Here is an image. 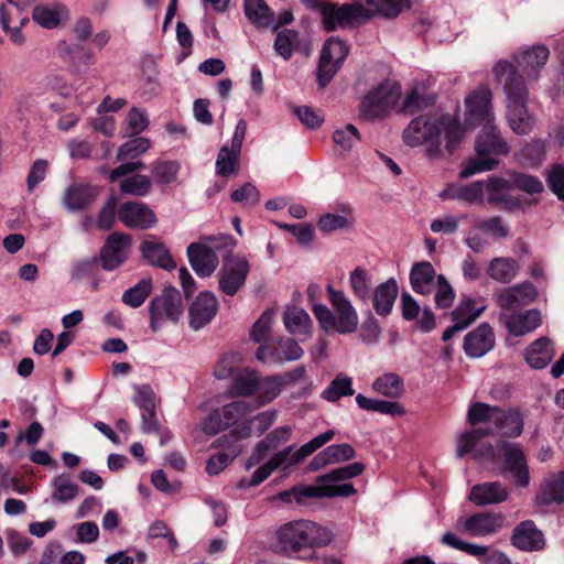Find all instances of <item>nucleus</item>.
I'll use <instances>...</instances> for the list:
<instances>
[{"mask_svg": "<svg viewBox=\"0 0 564 564\" xmlns=\"http://www.w3.org/2000/svg\"><path fill=\"white\" fill-rule=\"evenodd\" d=\"M519 269L517 260L508 257H497L489 262L487 273L497 282L509 283L518 275Z\"/></svg>", "mask_w": 564, "mask_h": 564, "instance_id": "a19ab883", "label": "nucleus"}, {"mask_svg": "<svg viewBox=\"0 0 564 564\" xmlns=\"http://www.w3.org/2000/svg\"><path fill=\"white\" fill-rule=\"evenodd\" d=\"M372 390L387 398H399L404 392L402 378L394 372H387L379 376L372 382Z\"/></svg>", "mask_w": 564, "mask_h": 564, "instance_id": "de8ad7c7", "label": "nucleus"}, {"mask_svg": "<svg viewBox=\"0 0 564 564\" xmlns=\"http://www.w3.org/2000/svg\"><path fill=\"white\" fill-rule=\"evenodd\" d=\"M536 502L541 506L564 502V470L545 479L536 496Z\"/></svg>", "mask_w": 564, "mask_h": 564, "instance_id": "f704fd0d", "label": "nucleus"}, {"mask_svg": "<svg viewBox=\"0 0 564 564\" xmlns=\"http://www.w3.org/2000/svg\"><path fill=\"white\" fill-rule=\"evenodd\" d=\"M246 132L247 122L245 119H239L230 145H223L218 152L215 164L218 176L227 177L237 172Z\"/></svg>", "mask_w": 564, "mask_h": 564, "instance_id": "dca6fc26", "label": "nucleus"}, {"mask_svg": "<svg viewBox=\"0 0 564 564\" xmlns=\"http://www.w3.org/2000/svg\"><path fill=\"white\" fill-rule=\"evenodd\" d=\"M303 354V349L294 339L280 338L276 341V347L272 349L265 344L261 345L256 352V358L264 364H282L299 360Z\"/></svg>", "mask_w": 564, "mask_h": 564, "instance_id": "5701e85b", "label": "nucleus"}, {"mask_svg": "<svg viewBox=\"0 0 564 564\" xmlns=\"http://www.w3.org/2000/svg\"><path fill=\"white\" fill-rule=\"evenodd\" d=\"M285 329L291 335H310L312 319L306 311L297 306H288L283 313Z\"/></svg>", "mask_w": 564, "mask_h": 564, "instance_id": "58836bf2", "label": "nucleus"}, {"mask_svg": "<svg viewBox=\"0 0 564 564\" xmlns=\"http://www.w3.org/2000/svg\"><path fill=\"white\" fill-rule=\"evenodd\" d=\"M492 73L507 97V120L517 134H527L535 126V118L527 107L528 88L517 67L509 61H498Z\"/></svg>", "mask_w": 564, "mask_h": 564, "instance_id": "20e7f679", "label": "nucleus"}, {"mask_svg": "<svg viewBox=\"0 0 564 564\" xmlns=\"http://www.w3.org/2000/svg\"><path fill=\"white\" fill-rule=\"evenodd\" d=\"M409 7V0H352L341 4L324 1L318 14L323 29L334 32L358 26L376 14L388 18L397 17L404 8Z\"/></svg>", "mask_w": 564, "mask_h": 564, "instance_id": "7ed1b4c3", "label": "nucleus"}, {"mask_svg": "<svg viewBox=\"0 0 564 564\" xmlns=\"http://www.w3.org/2000/svg\"><path fill=\"white\" fill-rule=\"evenodd\" d=\"M354 393L352 379L340 372L336 375L327 388L322 392V398L329 402H336L343 397H350Z\"/></svg>", "mask_w": 564, "mask_h": 564, "instance_id": "09e8293b", "label": "nucleus"}, {"mask_svg": "<svg viewBox=\"0 0 564 564\" xmlns=\"http://www.w3.org/2000/svg\"><path fill=\"white\" fill-rule=\"evenodd\" d=\"M240 366L241 356L239 354H225L215 368V376L218 379H232L242 369Z\"/></svg>", "mask_w": 564, "mask_h": 564, "instance_id": "6e6d98bb", "label": "nucleus"}, {"mask_svg": "<svg viewBox=\"0 0 564 564\" xmlns=\"http://www.w3.org/2000/svg\"><path fill=\"white\" fill-rule=\"evenodd\" d=\"M299 32L285 29L276 33L274 50L284 61H289L299 45Z\"/></svg>", "mask_w": 564, "mask_h": 564, "instance_id": "864d4df0", "label": "nucleus"}, {"mask_svg": "<svg viewBox=\"0 0 564 564\" xmlns=\"http://www.w3.org/2000/svg\"><path fill=\"white\" fill-rule=\"evenodd\" d=\"M98 194L96 187L87 184H72L63 195V206L69 212H77L94 203Z\"/></svg>", "mask_w": 564, "mask_h": 564, "instance_id": "c756f323", "label": "nucleus"}, {"mask_svg": "<svg viewBox=\"0 0 564 564\" xmlns=\"http://www.w3.org/2000/svg\"><path fill=\"white\" fill-rule=\"evenodd\" d=\"M435 278L437 279L435 269L427 261L416 263L410 272L412 289L423 295L432 293L435 289Z\"/></svg>", "mask_w": 564, "mask_h": 564, "instance_id": "72a5a7b5", "label": "nucleus"}, {"mask_svg": "<svg viewBox=\"0 0 564 564\" xmlns=\"http://www.w3.org/2000/svg\"><path fill=\"white\" fill-rule=\"evenodd\" d=\"M513 188L512 180L507 181L499 177H490L485 182V194L487 193V200L495 204H503L510 208L517 205V200H513L509 196L510 189Z\"/></svg>", "mask_w": 564, "mask_h": 564, "instance_id": "79ce46f5", "label": "nucleus"}, {"mask_svg": "<svg viewBox=\"0 0 564 564\" xmlns=\"http://www.w3.org/2000/svg\"><path fill=\"white\" fill-rule=\"evenodd\" d=\"M434 102V97L425 93L423 86H415L404 97L400 110L404 113H414L427 108Z\"/></svg>", "mask_w": 564, "mask_h": 564, "instance_id": "8fccbe9b", "label": "nucleus"}, {"mask_svg": "<svg viewBox=\"0 0 564 564\" xmlns=\"http://www.w3.org/2000/svg\"><path fill=\"white\" fill-rule=\"evenodd\" d=\"M180 164L175 161H159L152 167L154 180L160 184H170L176 180Z\"/></svg>", "mask_w": 564, "mask_h": 564, "instance_id": "052dcab7", "label": "nucleus"}, {"mask_svg": "<svg viewBox=\"0 0 564 564\" xmlns=\"http://www.w3.org/2000/svg\"><path fill=\"white\" fill-rule=\"evenodd\" d=\"M6 538L9 550L17 557L22 556L32 544V541L28 536L14 529L7 530Z\"/></svg>", "mask_w": 564, "mask_h": 564, "instance_id": "338daca9", "label": "nucleus"}, {"mask_svg": "<svg viewBox=\"0 0 564 564\" xmlns=\"http://www.w3.org/2000/svg\"><path fill=\"white\" fill-rule=\"evenodd\" d=\"M52 487V499L59 503H67L74 500L79 492V486L72 479V476L66 473L54 477Z\"/></svg>", "mask_w": 564, "mask_h": 564, "instance_id": "c03bdc74", "label": "nucleus"}, {"mask_svg": "<svg viewBox=\"0 0 564 564\" xmlns=\"http://www.w3.org/2000/svg\"><path fill=\"white\" fill-rule=\"evenodd\" d=\"M249 271L250 265L245 257L226 258L218 272L219 290L226 295L234 296L245 285Z\"/></svg>", "mask_w": 564, "mask_h": 564, "instance_id": "2eb2a0df", "label": "nucleus"}, {"mask_svg": "<svg viewBox=\"0 0 564 564\" xmlns=\"http://www.w3.org/2000/svg\"><path fill=\"white\" fill-rule=\"evenodd\" d=\"M498 446L502 451L506 469L512 474L514 482L520 487H527L530 482V474L521 447L509 442H499Z\"/></svg>", "mask_w": 564, "mask_h": 564, "instance_id": "4be33fe9", "label": "nucleus"}, {"mask_svg": "<svg viewBox=\"0 0 564 564\" xmlns=\"http://www.w3.org/2000/svg\"><path fill=\"white\" fill-rule=\"evenodd\" d=\"M151 181L145 175L135 174L121 181L120 189L122 193L144 196L150 192Z\"/></svg>", "mask_w": 564, "mask_h": 564, "instance_id": "13d9d810", "label": "nucleus"}, {"mask_svg": "<svg viewBox=\"0 0 564 564\" xmlns=\"http://www.w3.org/2000/svg\"><path fill=\"white\" fill-rule=\"evenodd\" d=\"M359 140L360 134L357 128L350 123L338 127L333 132L335 150L341 156H346L350 153Z\"/></svg>", "mask_w": 564, "mask_h": 564, "instance_id": "49530a36", "label": "nucleus"}, {"mask_svg": "<svg viewBox=\"0 0 564 564\" xmlns=\"http://www.w3.org/2000/svg\"><path fill=\"white\" fill-rule=\"evenodd\" d=\"M355 456L356 452L349 444L329 445L312 458L308 464V469L311 471H317L327 465L350 460Z\"/></svg>", "mask_w": 564, "mask_h": 564, "instance_id": "c85d7f7f", "label": "nucleus"}, {"mask_svg": "<svg viewBox=\"0 0 564 564\" xmlns=\"http://www.w3.org/2000/svg\"><path fill=\"white\" fill-rule=\"evenodd\" d=\"M400 98V86L386 82L372 89L361 102V115L368 119H376L388 113Z\"/></svg>", "mask_w": 564, "mask_h": 564, "instance_id": "f8f14e48", "label": "nucleus"}, {"mask_svg": "<svg viewBox=\"0 0 564 564\" xmlns=\"http://www.w3.org/2000/svg\"><path fill=\"white\" fill-rule=\"evenodd\" d=\"M150 149V141L145 138H134L123 143L117 153L119 161L135 159Z\"/></svg>", "mask_w": 564, "mask_h": 564, "instance_id": "bf43d9fd", "label": "nucleus"}, {"mask_svg": "<svg viewBox=\"0 0 564 564\" xmlns=\"http://www.w3.org/2000/svg\"><path fill=\"white\" fill-rule=\"evenodd\" d=\"M351 208L348 205L339 207V214L326 213L321 216L318 227L324 232H332L348 226Z\"/></svg>", "mask_w": 564, "mask_h": 564, "instance_id": "603ef678", "label": "nucleus"}, {"mask_svg": "<svg viewBox=\"0 0 564 564\" xmlns=\"http://www.w3.org/2000/svg\"><path fill=\"white\" fill-rule=\"evenodd\" d=\"M183 312L182 297L177 289L165 288L150 304V327L158 332L166 321L177 322Z\"/></svg>", "mask_w": 564, "mask_h": 564, "instance_id": "9b49d317", "label": "nucleus"}, {"mask_svg": "<svg viewBox=\"0 0 564 564\" xmlns=\"http://www.w3.org/2000/svg\"><path fill=\"white\" fill-rule=\"evenodd\" d=\"M134 403L142 412L155 411L158 401L152 388L148 384L137 387Z\"/></svg>", "mask_w": 564, "mask_h": 564, "instance_id": "69168bd1", "label": "nucleus"}, {"mask_svg": "<svg viewBox=\"0 0 564 564\" xmlns=\"http://www.w3.org/2000/svg\"><path fill=\"white\" fill-rule=\"evenodd\" d=\"M364 470L365 465L359 462L335 468L318 476L315 482L308 486V495L312 498L350 497L356 494V489L347 480L361 475Z\"/></svg>", "mask_w": 564, "mask_h": 564, "instance_id": "9d476101", "label": "nucleus"}, {"mask_svg": "<svg viewBox=\"0 0 564 564\" xmlns=\"http://www.w3.org/2000/svg\"><path fill=\"white\" fill-rule=\"evenodd\" d=\"M511 544L523 552H540L544 550L546 541L532 520H524L514 527Z\"/></svg>", "mask_w": 564, "mask_h": 564, "instance_id": "b1692460", "label": "nucleus"}, {"mask_svg": "<svg viewBox=\"0 0 564 564\" xmlns=\"http://www.w3.org/2000/svg\"><path fill=\"white\" fill-rule=\"evenodd\" d=\"M152 291L151 279H142L135 285L124 291L122 302L133 308L141 306Z\"/></svg>", "mask_w": 564, "mask_h": 564, "instance_id": "5fc2aeb1", "label": "nucleus"}, {"mask_svg": "<svg viewBox=\"0 0 564 564\" xmlns=\"http://www.w3.org/2000/svg\"><path fill=\"white\" fill-rule=\"evenodd\" d=\"M243 9L247 19L259 29H267L273 25L274 12L264 0H245Z\"/></svg>", "mask_w": 564, "mask_h": 564, "instance_id": "ea45409f", "label": "nucleus"}, {"mask_svg": "<svg viewBox=\"0 0 564 564\" xmlns=\"http://www.w3.org/2000/svg\"><path fill=\"white\" fill-rule=\"evenodd\" d=\"M546 154V144L544 141L534 140L525 145L521 152V159L531 166L540 164Z\"/></svg>", "mask_w": 564, "mask_h": 564, "instance_id": "0e129e2a", "label": "nucleus"}, {"mask_svg": "<svg viewBox=\"0 0 564 564\" xmlns=\"http://www.w3.org/2000/svg\"><path fill=\"white\" fill-rule=\"evenodd\" d=\"M465 135L459 120L452 115H422L414 118L403 131L410 147L425 145L430 158L437 159L444 150L451 155Z\"/></svg>", "mask_w": 564, "mask_h": 564, "instance_id": "f03ea898", "label": "nucleus"}, {"mask_svg": "<svg viewBox=\"0 0 564 564\" xmlns=\"http://www.w3.org/2000/svg\"><path fill=\"white\" fill-rule=\"evenodd\" d=\"M536 295V288L530 282H523L500 290L495 297L498 306L506 313L531 304Z\"/></svg>", "mask_w": 564, "mask_h": 564, "instance_id": "6ab92c4d", "label": "nucleus"}, {"mask_svg": "<svg viewBox=\"0 0 564 564\" xmlns=\"http://www.w3.org/2000/svg\"><path fill=\"white\" fill-rule=\"evenodd\" d=\"M506 525V516L496 512H478L467 518H459L456 529L475 538H486L499 532Z\"/></svg>", "mask_w": 564, "mask_h": 564, "instance_id": "f3484780", "label": "nucleus"}, {"mask_svg": "<svg viewBox=\"0 0 564 564\" xmlns=\"http://www.w3.org/2000/svg\"><path fill=\"white\" fill-rule=\"evenodd\" d=\"M259 376L256 370L242 368L232 378L229 393L236 397H250L256 394Z\"/></svg>", "mask_w": 564, "mask_h": 564, "instance_id": "37998d69", "label": "nucleus"}, {"mask_svg": "<svg viewBox=\"0 0 564 564\" xmlns=\"http://www.w3.org/2000/svg\"><path fill=\"white\" fill-rule=\"evenodd\" d=\"M475 223L476 229H479L494 238L502 239L508 237L509 229L500 217H491Z\"/></svg>", "mask_w": 564, "mask_h": 564, "instance_id": "e2e57ef3", "label": "nucleus"}, {"mask_svg": "<svg viewBox=\"0 0 564 564\" xmlns=\"http://www.w3.org/2000/svg\"><path fill=\"white\" fill-rule=\"evenodd\" d=\"M119 219L128 227L149 228L155 221L154 213L143 203L123 204L118 212Z\"/></svg>", "mask_w": 564, "mask_h": 564, "instance_id": "cd10ccee", "label": "nucleus"}, {"mask_svg": "<svg viewBox=\"0 0 564 564\" xmlns=\"http://www.w3.org/2000/svg\"><path fill=\"white\" fill-rule=\"evenodd\" d=\"M467 421L471 425L485 423V429L505 437H518L524 426L523 415L518 409L502 410L482 402L470 404Z\"/></svg>", "mask_w": 564, "mask_h": 564, "instance_id": "423d86ee", "label": "nucleus"}, {"mask_svg": "<svg viewBox=\"0 0 564 564\" xmlns=\"http://www.w3.org/2000/svg\"><path fill=\"white\" fill-rule=\"evenodd\" d=\"M252 412V406L242 400L232 401L215 409L200 424L202 431L207 435H216L221 431L232 427V434L238 438L250 436V427L247 416Z\"/></svg>", "mask_w": 564, "mask_h": 564, "instance_id": "0eeeda50", "label": "nucleus"}, {"mask_svg": "<svg viewBox=\"0 0 564 564\" xmlns=\"http://www.w3.org/2000/svg\"><path fill=\"white\" fill-rule=\"evenodd\" d=\"M464 121L466 127L481 126V131L476 140V155L464 162L459 176L466 178L495 170L498 161L491 155L507 154L509 147L495 124L492 93L487 85H480L465 97Z\"/></svg>", "mask_w": 564, "mask_h": 564, "instance_id": "f257e3e1", "label": "nucleus"}, {"mask_svg": "<svg viewBox=\"0 0 564 564\" xmlns=\"http://www.w3.org/2000/svg\"><path fill=\"white\" fill-rule=\"evenodd\" d=\"M550 50L545 45H532L519 48L513 58L528 80H536L546 65Z\"/></svg>", "mask_w": 564, "mask_h": 564, "instance_id": "aec40b11", "label": "nucleus"}, {"mask_svg": "<svg viewBox=\"0 0 564 564\" xmlns=\"http://www.w3.org/2000/svg\"><path fill=\"white\" fill-rule=\"evenodd\" d=\"M141 251L144 259L152 265L160 267L171 271L176 268L172 256L164 243L156 240H145L141 245Z\"/></svg>", "mask_w": 564, "mask_h": 564, "instance_id": "c9c22d12", "label": "nucleus"}, {"mask_svg": "<svg viewBox=\"0 0 564 564\" xmlns=\"http://www.w3.org/2000/svg\"><path fill=\"white\" fill-rule=\"evenodd\" d=\"M335 436V432L333 430H328L315 437H313L310 442L305 443L296 451H293V446H288L282 451L275 453L269 460L273 469H282L286 470L292 466L300 464L306 457L312 455L314 452L319 449L326 443L330 442Z\"/></svg>", "mask_w": 564, "mask_h": 564, "instance_id": "ddd939ff", "label": "nucleus"}, {"mask_svg": "<svg viewBox=\"0 0 564 564\" xmlns=\"http://www.w3.org/2000/svg\"><path fill=\"white\" fill-rule=\"evenodd\" d=\"M278 539L285 551L297 552L304 547L325 546L332 542L333 534L313 521L301 520L282 525Z\"/></svg>", "mask_w": 564, "mask_h": 564, "instance_id": "6e6552de", "label": "nucleus"}, {"mask_svg": "<svg viewBox=\"0 0 564 564\" xmlns=\"http://www.w3.org/2000/svg\"><path fill=\"white\" fill-rule=\"evenodd\" d=\"M509 492L498 481L484 482L471 488L469 499L477 506L495 505L508 499Z\"/></svg>", "mask_w": 564, "mask_h": 564, "instance_id": "2f4dec72", "label": "nucleus"}, {"mask_svg": "<svg viewBox=\"0 0 564 564\" xmlns=\"http://www.w3.org/2000/svg\"><path fill=\"white\" fill-rule=\"evenodd\" d=\"M481 549L479 555H473L480 564H511L510 557L502 551L488 545L478 544Z\"/></svg>", "mask_w": 564, "mask_h": 564, "instance_id": "774afa93", "label": "nucleus"}, {"mask_svg": "<svg viewBox=\"0 0 564 564\" xmlns=\"http://www.w3.org/2000/svg\"><path fill=\"white\" fill-rule=\"evenodd\" d=\"M283 380L279 376H272L258 379L257 397L259 405L273 401L282 391Z\"/></svg>", "mask_w": 564, "mask_h": 564, "instance_id": "3c124183", "label": "nucleus"}, {"mask_svg": "<svg viewBox=\"0 0 564 564\" xmlns=\"http://www.w3.org/2000/svg\"><path fill=\"white\" fill-rule=\"evenodd\" d=\"M399 289L394 279L378 284L372 293V306L380 316H388L392 312Z\"/></svg>", "mask_w": 564, "mask_h": 564, "instance_id": "473e14b6", "label": "nucleus"}, {"mask_svg": "<svg viewBox=\"0 0 564 564\" xmlns=\"http://www.w3.org/2000/svg\"><path fill=\"white\" fill-rule=\"evenodd\" d=\"M129 253V236L118 232L111 234L100 252L102 268L108 271L117 269L127 260Z\"/></svg>", "mask_w": 564, "mask_h": 564, "instance_id": "393cba45", "label": "nucleus"}, {"mask_svg": "<svg viewBox=\"0 0 564 564\" xmlns=\"http://www.w3.org/2000/svg\"><path fill=\"white\" fill-rule=\"evenodd\" d=\"M524 356L530 367L534 369L546 367L554 356L552 341L547 337H541L534 340L525 349Z\"/></svg>", "mask_w": 564, "mask_h": 564, "instance_id": "e433bc0d", "label": "nucleus"}, {"mask_svg": "<svg viewBox=\"0 0 564 564\" xmlns=\"http://www.w3.org/2000/svg\"><path fill=\"white\" fill-rule=\"evenodd\" d=\"M347 44L339 37H329L321 51L317 80L324 88L335 76L348 55Z\"/></svg>", "mask_w": 564, "mask_h": 564, "instance_id": "4468645a", "label": "nucleus"}, {"mask_svg": "<svg viewBox=\"0 0 564 564\" xmlns=\"http://www.w3.org/2000/svg\"><path fill=\"white\" fill-rule=\"evenodd\" d=\"M491 429L475 427L470 431L458 435L456 440V455L464 457L473 454L476 459L494 460L495 449L489 443H480V440L487 435H491Z\"/></svg>", "mask_w": 564, "mask_h": 564, "instance_id": "a211bd4d", "label": "nucleus"}, {"mask_svg": "<svg viewBox=\"0 0 564 564\" xmlns=\"http://www.w3.org/2000/svg\"><path fill=\"white\" fill-rule=\"evenodd\" d=\"M486 307L485 304L477 306V301L470 296H463L451 314L452 319L460 328L466 329L482 314Z\"/></svg>", "mask_w": 564, "mask_h": 564, "instance_id": "4c0bfd02", "label": "nucleus"}, {"mask_svg": "<svg viewBox=\"0 0 564 564\" xmlns=\"http://www.w3.org/2000/svg\"><path fill=\"white\" fill-rule=\"evenodd\" d=\"M348 284L355 297L362 302L370 299L372 289V276L368 270L362 267L355 268L348 278Z\"/></svg>", "mask_w": 564, "mask_h": 564, "instance_id": "a18cd8bd", "label": "nucleus"}, {"mask_svg": "<svg viewBox=\"0 0 564 564\" xmlns=\"http://www.w3.org/2000/svg\"><path fill=\"white\" fill-rule=\"evenodd\" d=\"M495 345V335L488 323L480 324L464 338V350L467 356L478 358L486 355Z\"/></svg>", "mask_w": 564, "mask_h": 564, "instance_id": "bb28decb", "label": "nucleus"}, {"mask_svg": "<svg viewBox=\"0 0 564 564\" xmlns=\"http://www.w3.org/2000/svg\"><path fill=\"white\" fill-rule=\"evenodd\" d=\"M330 311L326 305L313 303L312 311L319 327L326 333L352 334L358 329L359 316L352 302L341 290L327 288Z\"/></svg>", "mask_w": 564, "mask_h": 564, "instance_id": "39448f33", "label": "nucleus"}, {"mask_svg": "<svg viewBox=\"0 0 564 564\" xmlns=\"http://www.w3.org/2000/svg\"><path fill=\"white\" fill-rule=\"evenodd\" d=\"M274 311L265 310L253 324L250 330V337L256 343H265L272 330Z\"/></svg>", "mask_w": 564, "mask_h": 564, "instance_id": "4d7b16f0", "label": "nucleus"}, {"mask_svg": "<svg viewBox=\"0 0 564 564\" xmlns=\"http://www.w3.org/2000/svg\"><path fill=\"white\" fill-rule=\"evenodd\" d=\"M236 241L226 234L203 236L187 247V257L194 272L200 278L210 276L219 265L217 251L234 248Z\"/></svg>", "mask_w": 564, "mask_h": 564, "instance_id": "1a4fd4ad", "label": "nucleus"}, {"mask_svg": "<svg viewBox=\"0 0 564 564\" xmlns=\"http://www.w3.org/2000/svg\"><path fill=\"white\" fill-rule=\"evenodd\" d=\"M68 9L59 3L39 4L32 11V19L35 23L45 29H55L63 21L68 20Z\"/></svg>", "mask_w": 564, "mask_h": 564, "instance_id": "7c9ffc66", "label": "nucleus"}, {"mask_svg": "<svg viewBox=\"0 0 564 564\" xmlns=\"http://www.w3.org/2000/svg\"><path fill=\"white\" fill-rule=\"evenodd\" d=\"M219 303L210 291L200 292L188 307L189 326L198 330L209 324L216 316Z\"/></svg>", "mask_w": 564, "mask_h": 564, "instance_id": "412c9836", "label": "nucleus"}, {"mask_svg": "<svg viewBox=\"0 0 564 564\" xmlns=\"http://www.w3.org/2000/svg\"><path fill=\"white\" fill-rule=\"evenodd\" d=\"M499 318L503 321L509 333L514 336L530 334L542 324L541 312L535 308L514 314L500 313Z\"/></svg>", "mask_w": 564, "mask_h": 564, "instance_id": "a878e982", "label": "nucleus"}, {"mask_svg": "<svg viewBox=\"0 0 564 564\" xmlns=\"http://www.w3.org/2000/svg\"><path fill=\"white\" fill-rule=\"evenodd\" d=\"M230 198L246 207H253L260 200V192L252 183H245L231 193Z\"/></svg>", "mask_w": 564, "mask_h": 564, "instance_id": "680f3d73", "label": "nucleus"}]
</instances>
